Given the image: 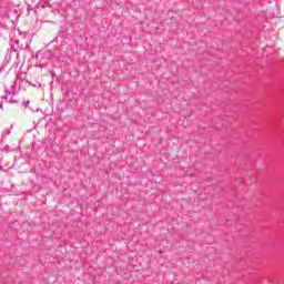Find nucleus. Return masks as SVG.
Here are the masks:
<instances>
[{
  "mask_svg": "<svg viewBox=\"0 0 284 284\" xmlns=\"http://www.w3.org/2000/svg\"><path fill=\"white\" fill-rule=\"evenodd\" d=\"M0 150H1V152H12V149H10V145H4Z\"/></svg>",
  "mask_w": 284,
  "mask_h": 284,
  "instance_id": "1",
  "label": "nucleus"
},
{
  "mask_svg": "<svg viewBox=\"0 0 284 284\" xmlns=\"http://www.w3.org/2000/svg\"><path fill=\"white\" fill-rule=\"evenodd\" d=\"M10 168H12V165H10V164H6V165H1L0 164V171H7V170H10Z\"/></svg>",
  "mask_w": 284,
  "mask_h": 284,
  "instance_id": "2",
  "label": "nucleus"
},
{
  "mask_svg": "<svg viewBox=\"0 0 284 284\" xmlns=\"http://www.w3.org/2000/svg\"><path fill=\"white\" fill-rule=\"evenodd\" d=\"M0 108H1V110H3V104L2 103H0Z\"/></svg>",
  "mask_w": 284,
  "mask_h": 284,
  "instance_id": "3",
  "label": "nucleus"
},
{
  "mask_svg": "<svg viewBox=\"0 0 284 284\" xmlns=\"http://www.w3.org/2000/svg\"><path fill=\"white\" fill-rule=\"evenodd\" d=\"M29 103H30V102L28 101V102L26 103V106H28Z\"/></svg>",
  "mask_w": 284,
  "mask_h": 284,
  "instance_id": "4",
  "label": "nucleus"
}]
</instances>
